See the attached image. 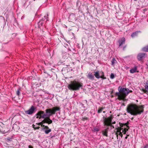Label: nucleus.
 Wrapping results in <instances>:
<instances>
[{
  "mask_svg": "<svg viewBox=\"0 0 148 148\" xmlns=\"http://www.w3.org/2000/svg\"><path fill=\"white\" fill-rule=\"evenodd\" d=\"M143 106H138L136 104H131L127 107V111L132 115L140 114L144 111Z\"/></svg>",
  "mask_w": 148,
  "mask_h": 148,
  "instance_id": "f257e3e1",
  "label": "nucleus"
},
{
  "mask_svg": "<svg viewBox=\"0 0 148 148\" xmlns=\"http://www.w3.org/2000/svg\"><path fill=\"white\" fill-rule=\"evenodd\" d=\"M118 90L119 92H116L115 95L118 96L120 100H124L126 96L130 92H132V90H130L128 88H122L119 87Z\"/></svg>",
  "mask_w": 148,
  "mask_h": 148,
  "instance_id": "f03ea898",
  "label": "nucleus"
},
{
  "mask_svg": "<svg viewBox=\"0 0 148 148\" xmlns=\"http://www.w3.org/2000/svg\"><path fill=\"white\" fill-rule=\"evenodd\" d=\"M83 87V84L80 82L74 80L71 82V83L68 86V88L70 90H79Z\"/></svg>",
  "mask_w": 148,
  "mask_h": 148,
  "instance_id": "7ed1b4c3",
  "label": "nucleus"
},
{
  "mask_svg": "<svg viewBox=\"0 0 148 148\" xmlns=\"http://www.w3.org/2000/svg\"><path fill=\"white\" fill-rule=\"evenodd\" d=\"M60 110V108L58 107H54L52 108L47 109L45 110V114H44V116H46V117H50L52 115L55 114L56 112L59 111Z\"/></svg>",
  "mask_w": 148,
  "mask_h": 148,
  "instance_id": "20e7f679",
  "label": "nucleus"
},
{
  "mask_svg": "<svg viewBox=\"0 0 148 148\" xmlns=\"http://www.w3.org/2000/svg\"><path fill=\"white\" fill-rule=\"evenodd\" d=\"M113 117L112 115H110L109 117L106 118L104 116L103 117V122L105 126H110L113 127L114 128V127L112 125V124H115L116 123L115 121L112 123V120L113 119Z\"/></svg>",
  "mask_w": 148,
  "mask_h": 148,
  "instance_id": "39448f33",
  "label": "nucleus"
},
{
  "mask_svg": "<svg viewBox=\"0 0 148 148\" xmlns=\"http://www.w3.org/2000/svg\"><path fill=\"white\" fill-rule=\"evenodd\" d=\"M101 75H100L99 72V71H97L94 72V75L97 79H99L101 78L103 79H105L106 78V77H104V73L103 72L100 73Z\"/></svg>",
  "mask_w": 148,
  "mask_h": 148,
  "instance_id": "423d86ee",
  "label": "nucleus"
},
{
  "mask_svg": "<svg viewBox=\"0 0 148 148\" xmlns=\"http://www.w3.org/2000/svg\"><path fill=\"white\" fill-rule=\"evenodd\" d=\"M44 114H45L44 112L42 111H38L36 114L37 116L36 118L40 119L41 118L45 119L46 117V116H44Z\"/></svg>",
  "mask_w": 148,
  "mask_h": 148,
  "instance_id": "0eeeda50",
  "label": "nucleus"
},
{
  "mask_svg": "<svg viewBox=\"0 0 148 148\" xmlns=\"http://www.w3.org/2000/svg\"><path fill=\"white\" fill-rule=\"evenodd\" d=\"M36 109L34 106H32L28 110L25 111V112L26 114H32L35 112Z\"/></svg>",
  "mask_w": 148,
  "mask_h": 148,
  "instance_id": "6e6552de",
  "label": "nucleus"
},
{
  "mask_svg": "<svg viewBox=\"0 0 148 148\" xmlns=\"http://www.w3.org/2000/svg\"><path fill=\"white\" fill-rule=\"evenodd\" d=\"M147 56V55L146 53H140L138 54L137 58L139 61H141Z\"/></svg>",
  "mask_w": 148,
  "mask_h": 148,
  "instance_id": "1a4fd4ad",
  "label": "nucleus"
},
{
  "mask_svg": "<svg viewBox=\"0 0 148 148\" xmlns=\"http://www.w3.org/2000/svg\"><path fill=\"white\" fill-rule=\"evenodd\" d=\"M42 130H45V132L46 134H48L49 133L51 132V130L49 128L48 126H45L44 127L42 128Z\"/></svg>",
  "mask_w": 148,
  "mask_h": 148,
  "instance_id": "9d476101",
  "label": "nucleus"
},
{
  "mask_svg": "<svg viewBox=\"0 0 148 148\" xmlns=\"http://www.w3.org/2000/svg\"><path fill=\"white\" fill-rule=\"evenodd\" d=\"M87 77L91 80H93L94 79V75L92 73H89L87 75Z\"/></svg>",
  "mask_w": 148,
  "mask_h": 148,
  "instance_id": "9b49d317",
  "label": "nucleus"
},
{
  "mask_svg": "<svg viewBox=\"0 0 148 148\" xmlns=\"http://www.w3.org/2000/svg\"><path fill=\"white\" fill-rule=\"evenodd\" d=\"M137 66H134V68L131 69L130 70V72L131 73H133L136 72H138V71H137Z\"/></svg>",
  "mask_w": 148,
  "mask_h": 148,
  "instance_id": "f8f14e48",
  "label": "nucleus"
},
{
  "mask_svg": "<svg viewBox=\"0 0 148 148\" xmlns=\"http://www.w3.org/2000/svg\"><path fill=\"white\" fill-rule=\"evenodd\" d=\"M125 40V38H123L120 40H119V46H120L122 45L123 44H124Z\"/></svg>",
  "mask_w": 148,
  "mask_h": 148,
  "instance_id": "ddd939ff",
  "label": "nucleus"
},
{
  "mask_svg": "<svg viewBox=\"0 0 148 148\" xmlns=\"http://www.w3.org/2000/svg\"><path fill=\"white\" fill-rule=\"evenodd\" d=\"M108 128H107L106 129L102 131V132L103 134V136H105L106 137L108 136Z\"/></svg>",
  "mask_w": 148,
  "mask_h": 148,
  "instance_id": "4468645a",
  "label": "nucleus"
},
{
  "mask_svg": "<svg viewBox=\"0 0 148 148\" xmlns=\"http://www.w3.org/2000/svg\"><path fill=\"white\" fill-rule=\"evenodd\" d=\"M45 118H46V123H48L49 124L52 123L53 121L50 119V117H46Z\"/></svg>",
  "mask_w": 148,
  "mask_h": 148,
  "instance_id": "2eb2a0df",
  "label": "nucleus"
},
{
  "mask_svg": "<svg viewBox=\"0 0 148 148\" xmlns=\"http://www.w3.org/2000/svg\"><path fill=\"white\" fill-rule=\"evenodd\" d=\"M138 32H133L131 35V36L132 38H134L136 36H137L138 35Z\"/></svg>",
  "mask_w": 148,
  "mask_h": 148,
  "instance_id": "dca6fc26",
  "label": "nucleus"
},
{
  "mask_svg": "<svg viewBox=\"0 0 148 148\" xmlns=\"http://www.w3.org/2000/svg\"><path fill=\"white\" fill-rule=\"evenodd\" d=\"M21 91V89L20 88H18L17 91H16V95L18 96H19L20 94V91Z\"/></svg>",
  "mask_w": 148,
  "mask_h": 148,
  "instance_id": "f3484780",
  "label": "nucleus"
},
{
  "mask_svg": "<svg viewBox=\"0 0 148 148\" xmlns=\"http://www.w3.org/2000/svg\"><path fill=\"white\" fill-rule=\"evenodd\" d=\"M143 51L145 52H148V45L143 48Z\"/></svg>",
  "mask_w": 148,
  "mask_h": 148,
  "instance_id": "a211bd4d",
  "label": "nucleus"
},
{
  "mask_svg": "<svg viewBox=\"0 0 148 148\" xmlns=\"http://www.w3.org/2000/svg\"><path fill=\"white\" fill-rule=\"evenodd\" d=\"M112 64H111L112 66H114V64L116 62V61L115 60V59L113 58H112Z\"/></svg>",
  "mask_w": 148,
  "mask_h": 148,
  "instance_id": "6ab92c4d",
  "label": "nucleus"
},
{
  "mask_svg": "<svg viewBox=\"0 0 148 148\" xmlns=\"http://www.w3.org/2000/svg\"><path fill=\"white\" fill-rule=\"evenodd\" d=\"M104 108H105L103 107H101L98 110V113H101Z\"/></svg>",
  "mask_w": 148,
  "mask_h": 148,
  "instance_id": "aec40b11",
  "label": "nucleus"
},
{
  "mask_svg": "<svg viewBox=\"0 0 148 148\" xmlns=\"http://www.w3.org/2000/svg\"><path fill=\"white\" fill-rule=\"evenodd\" d=\"M99 130V129L98 127H94L92 131L94 132H98Z\"/></svg>",
  "mask_w": 148,
  "mask_h": 148,
  "instance_id": "412c9836",
  "label": "nucleus"
},
{
  "mask_svg": "<svg viewBox=\"0 0 148 148\" xmlns=\"http://www.w3.org/2000/svg\"><path fill=\"white\" fill-rule=\"evenodd\" d=\"M119 124L120 126V127H123L124 126H127V125H126V123H119Z\"/></svg>",
  "mask_w": 148,
  "mask_h": 148,
  "instance_id": "4be33fe9",
  "label": "nucleus"
},
{
  "mask_svg": "<svg viewBox=\"0 0 148 148\" xmlns=\"http://www.w3.org/2000/svg\"><path fill=\"white\" fill-rule=\"evenodd\" d=\"M129 128H128V129L127 128H125L124 129V130L122 131L123 132V134H125L126 133V132L128 131V129Z\"/></svg>",
  "mask_w": 148,
  "mask_h": 148,
  "instance_id": "5701e85b",
  "label": "nucleus"
},
{
  "mask_svg": "<svg viewBox=\"0 0 148 148\" xmlns=\"http://www.w3.org/2000/svg\"><path fill=\"white\" fill-rule=\"evenodd\" d=\"M123 128L122 127H118V131H117V132H121V130H123Z\"/></svg>",
  "mask_w": 148,
  "mask_h": 148,
  "instance_id": "b1692460",
  "label": "nucleus"
},
{
  "mask_svg": "<svg viewBox=\"0 0 148 148\" xmlns=\"http://www.w3.org/2000/svg\"><path fill=\"white\" fill-rule=\"evenodd\" d=\"M38 125H41V126H42V127H45V126L44 125L42 124V122H40V123H38Z\"/></svg>",
  "mask_w": 148,
  "mask_h": 148,
  "instance_id": "393cba45",
  "label": "nucleus"
},
{
  "mask_svg": "<svg viewBox=\"0 0 148 148\" xmlns=\"http://www.w3.org/2000/svg\"><path fill=\"white\" fill-rule=\"evenodd\" d=\"M114 77V75L113 73H111L110 76V78L111 79H113Z\"/></svg>",
  "mask_w": 148,
  "mask_h": 148,
  "instance_id": "a878e982",
  "label": "nucleus"
},
{
  "mask_svg": "<svg viewBox=\"0 0 148 148\" xmlns=\"http://www.w3.org/2000/svg\"><path fill=\"white\" fill-rule=\"evenodd\" d=\"M145 87L146 91L148 92V85H145Z\"/></svg>",
  "mask_w": 148,
  "mask_h": 148,
  "instance_id": "bb28decb",
  "label": "nucleus"
},
{
  "mask_svg": "<svg viewBox=\"0 0 148 148\" xmlns=\"http://www.w3.org/2000/svg\"><path fill=\"white\" fill-rule=\"evenodd\" d=\"M44 119L41 122L42 124H43L46 123V118Z\"/></svg>",
  "mask_w": 148,
  "mask_h": 148,
  "instance_id": "cd10ccee",
  "label": "nucleus"
},
{
  "mask_svg": "<svg viewBox=\"0 0 148 148\" xmlns=\"http://www.w3.org/2000/svg\"><path fill=\"white\" fill-rule=\"evenodd\" d=\"M126 123V125H127V126H124L123 127V129H125V128H127L126 127H128V128H129V127L128 126V123Z\"/></svg>",
  "mask_w": 148,
  "mask_h": 148,
  "instance_id": "c85d7f7f",
  "label": "nucleus"
},
{
  "mask_svg": "<svg viewBox=\"0 0 148 148\" xmlns=\"http://www.w3.org/2000/svg\"><path fill=\"white\" fill-rule=\"evenodd\" d=\"M119 133V134L120 135V136H121V137H122L123 136L122 133L121 132H120Z\"/></svg>",
  "mask_w": 148,
  "mask_h": 148,
  "instance_id": "c756f323",
  "label": "nucleus"
},
{
  "mask_svg": "<svg viewBox=\"0 0 148 148\" xmlns=\"http://www.w3.org/2000/svg\"><path fill=\"white\" fill-rule=\"evenodd\" d=\"M144 148H148V145H146L144 147Z\"/></svg>",
  "mask_w": 148,
  "mask_h": 148,
  "instance_id": "7c9ffc66",
  "label": "nucleus"
},
{
  "mask_svg": "<svg viewBox=\"0 0 148 148\" xmlns=\"http://www.w3.org/2000/svg\"><path fill=\"white\" fill-rule=\"evenodd\" d=\"M28 148H33V147L31 145H29L28 146Z\"/></svg>",
  "mask_w": 148,
  "mask_h": 148,
  "instance_id": "2f4dec72",
  "label": "nucleus"
},
{
  "mask_svg": "<svg viewBox=\"0 0 148 148\" xmlns=\"http://www.w3.org/2000/svg\"><path fill=\"white\" fill-rule=\"evenodd\" d=\"M39 128H40V127H35L34 128V129H35V130H36V129H39Z\"/></svg>",
  "mask_w": 148,
  "mask_h": 148,
  "instance_id": "473e14b6",
  "label": "nucleus"
},
{
  "mask_svg": "<svg viewBox=\"0 0 148 148\" xmlns=\"http://www.w3.org/2000/svg\"><path fill=\"white\" fill-rule=\"evenodd\" d=\"M48 16V14H47V16H45L44 17L45 18H47V16Z\"/></svg>",
  "mask_w": 148,
  "mask_h": 148,
  "instance_id": "72a5a7b5",
  "label": "nucleus"
},
{
  "mask_svg": "<svg viewBox=\"0 0 148 148\" xmlns=\"http://www.w3.org/2000/svg\"><path fill=\"white\" fill-rule=\"evenodd\" d=\"M126 46H124L123 47V50H124L126 48Z\"/></svg>",
  "mask_w": 148,
  "mask_h": 148,
  "instance_id": "f704fd0d",
  "label": "nucleus"
},
{
  "mask_svg": "<svg viewBox=\"0 0 148 148\" xmlns=\"http://www.w3.org/2000/svg\"><path fill=\"white\" fill-rule=\"evenodd\" d=\"M32 126H33V127L34 129V128L35 127V125H34V124H33Z\"/></svg>",
  "mask_w": 148,
  "mask_h": 148,
  "instance_id": "c9c22d12",
  "label": "nucleus"
},
{
  "mask_svg": "<svg viewBox=\"0 0 148 148\" xmlns=\"http://www.w3.org/2000/svg\"><path fill=\"white\" fill-rule=\"evenodd\" d=\"M127 136H126L125 138V139H127Z\"/></svg>",
  "mask_w": 148,
  "mask_h": 148,
  "instance_id": "e433bc0d",
  "label": "nucleus"
},
{
  "mask_svg": "<svg viewBox=\"0 0 148 148\" xmlns=\"http://www.w3.org/2000/svg\"><path fill=\"white\" fill-rule=\"evenodd\" d=\"M146 84L147 85H148V82L146 83Z\"/></svg>",
  "mask_w": 148,
  "mask_h": 148,
  "instance_id": "4c0bfd02",
  "label": "nucleus"
},
{
  "mask_svg": "<svg viewBox=\"0 0 148 148\" xmlns=\"http://www.w3.org/2000/svg\"><path fill=\"white\" fill-rule=\"evenodd\" d=\"M148 66V61H147V64H146Z\"/></svg>",
  "mask_w": 148,
  "mask_h": 148,
  "instance_id": "58836bf2",
  "label": "nucleus"
},
{
  "mask_svg": "<svg viewBox=\"0 0 148 148\" xmlns=\"http://www.w3.org/2000/svg\"><path fill=\"white\" fill-rule=\"evenodd\" d=\"M129 134L128 135L127 134V136H129Z\"/></svg>",
  "mask_w": 148,
  "mask_h": 148,
  "instance_id": "ea45409f",
  "label": "nucleus"
},
{
  "mask_svg": "<svg viewBox=\"0 0 148 148\" xmlns=\"http://www.w3.org/2000/svg\"><path fill=\"white\" fill-rule=\"evenodd\" d=\"M40 21H41V20H40V21H39V23H40V24H41V23H40Z\"/></svg>",
  "mask_w": 148,
  "mask_h": 148,
  "instance_id": "a19ab883",
  "label": "nucleus"
},
{
  "mask_svg": "<svg viewBox=\"0 0 148 148\" xmlns=\"http://www.w3.org/2000/svg\"><path fill=\"white\" fill-rule=\"evenodd\" d=\"M85 102H86V103H87V101L86 100L85 101Z\"/></svg>",
  "mask_w": 148,
  "mask_h": 148,
  "instance_id": "79ce46f5",
  "label": "nucleus"
},
{
  "mask_svg": "<svg viewBox=\"0 0 148 148\" xmlns=\"http://www.w3.org/2000/svg\"><path fill=\"white\" fill-rule=\"evenodd\" d=\"M82 106H84V105L83 104H82Z\"/></svg>",
  "mask_w": 148,
  "mask_h": 148,
  "instance_id": "37998d69",
  "label": "nucleus"
},
{
  "mask_svg": "<svg viewBox=\"0 0 148 148\" xmlns=\"http://www.w3.org/2000/svg\"><path fill=\"white\" fill-rule=\"evenodd\" d=\"M103 113H105V111H103Z\"/></svg>",
  "mask_w": 148,
  "mask_h": 148,
  "instance_id": "c03bdc74",
  "label": "nucleus"
},
{
  "mask_svg": "<svg viewBox=\"0 0 148 148\" xmlns=\"http://www.w3.org/2000/svg\"><path fill=\"white\" fill-rule=\"evenodd\" d=\"M73 15H74V14H72Z\"/></svg>",
  "mask_w": 148,
  "mask_h": 148,
  "instance_id": "a18cd8bd",
  "label": "nucleus"
},
{
  "mask_svg": "<svg viewBox=\"0 0 148 148\" xmlns=\"http://www.w3.org/2000/svg\"><path fill=\"white\" fill-rule=\"evenodd\" d=\"M45 73H46V72H45Z\"/></svg>",
  "mask_w": 148,
  "mask_h": 148,
  "instance_id": "49530a36",
  "label": "nucleus"
},
{
  "mask_svg": "<svg viewBox=\"0 0 148 148\" xmlns=\"http://www.w3.org/2000/svg\"><path fill=\"white\" fill-rule=\"evenodd\" d=\"M117 137H118V135H117Z\"/></svg>",
  "mask_w": 148,
  "mask_h": 148,
  "instance_id": "de8ad7c7",
  "label": "nucleus"
},
{
  "mask_svg": "<svg viewBox=\"0 0 148 148\" xmlns=\"http://www.w3.org/2000/svg\"><path fill=\"white\" fill-rule=\"evenodd\" d=\"M75 148H78L76 147H75Z\"/></svg>",
  "mask_w": 148,
  "mask_h": 148,
  "instance_id": "09e8293b",
  "label": "nucleus"
}]
</instances>
